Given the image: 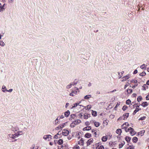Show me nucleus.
Returning a JSON list of instances; mask_svg holds the SVG:
<instances>
[{"instance_id": "f704fd0d", "label": "nucleus", "mask_w": 149, "mask_h": 149, "mask_svg": "<svg viewBox=\"0 0 149 149\" xmlns=\"http://www.w3.org/2000/svg\"><path fill=\"white\" fill-rule=\"evenodd\" d=\"M131 100H130L128 99L126 100V103L127 104H130L131 103Z\"/></svg>"}, {"instance_id": "e433bc0d", "label": "nucleus", "mask_w": 149, "mask_h": 149, "mask_svg": "<svg viewBox=\"0 0 149 149\" xmlns=\"http://www.w3.org/2000/svg\"><path fill=\"white\" fill-rule=\"evenodd\" d=\"M142 99V97H141V96H139L138 97L137 100L138 102H139Z\"/></svg>"}, {"instance_id": "5fc2aeb1", "label": "nucleus", "mask_w": 149, "mask_h": 149, "mask_svg": "<svg viewBox=\"0 0 149 149\" xmlns=\"http://www.w3.org/2000/svg\"><path fill=\"white\" fill-rule=\"evenodd\" d=\"M123 146V145L122 144H119V147L120 148H121Z\"/></svg>"}, {"instance_id": "c03bdc74", "label": "nucleus", "mask_w": 149, "mask_h": 149, "mask_svg": "<svg viewBox=\"0 0 149 149\" xmlns=\"http://www.w3.org/2000/svg\"><path fill=\"white\" fill-rule=\"evenodd\" d=\"M78 116L79 118H81L83 116V115L82 113H80L78 115Z\"/></svg>"}, {"instance_id": "864d4df0", "label": "nucleus", "mask_w": 149, "mask_h": 149, "mask_svg": "<svg viewBox=\"0 0 149 149\" xmlns=\"http://www.w3.org/2000/svg\"><path fill=\"white\" fill-rule=\"evenodd\" d=\"M85 124L86 126H88L89 125L90 123L88 122H86L85 123Z\"/></svg>"}, {"instance_id": "f8f14e48", "label": "nucleus", "mask_w": 149, "mask_h": 149, "mask_svg": "<svg viewBox=\"0 0 149 149\" xmlns=\"http://www.w3.org/2000/svg\"><path fill=\"white\" fill-rule=\"evenodd\" d=\"M139 107V106H137L136 107V109L134 111L133 114H135L137 112L139 111V110H141V109H139L137 107Z\"/></svg>"}, {"instance_id": "052dcab7", "label": "nucleus", "mask_w": 149, "mask_h": 149, "mask_svg": "<svg viewBox=\"0 0 149 149\" xmlns=\"http://www.w3.org/2000/svg\"><path fill=\"white\" fill-rule=\"evenodd\" d=\"M125 124V125L126 126H129V124L128 123H125L124 124Z\"/></svg>"}, {"instance_id": "680f3d73", "label": "nucleus", "mask_w": 149, "mask_h": 149, "mask_svg": "<svg viewBox=\"0 0 149 149\" xmlns=\"http://www.w3.org/2000/svg\"><path fill=\"white\" fill-rule=\"evenodd\" d=\"M54 138L55 139H57L58 138V137L57 136V135H56L54 136Z\"/></svg>"}, {"instance_id": "e2e57ef3", "label": "nucleus", "mask_w": 149, "mask_h": 149, "mask_svg": "<svg viewBox=\"0 0 149 149\" xmlns=\"http://www.w3.org/2000/svg\"><path fill=\"white\" fill-rule=\"evenodd\" d=\"M146 98L147 100H149V95H148Z\"/></svg>"}, {"instance_id": "49530a36", "label": "nucleus", "mask_w": 149, "mask_h": 149, "mask_svg": "<svg viewBox=\"0 0 149 149\" xmlns=\"http://www.w3.org/2000/svg\"><path fill=\"white\" fill-rule=\"evenodd\" d=\"M91 105H88L87 106V108L86 109L89 110L91 109Z\"/></svg>"}, {"instance_id": "37998d69", "label": "nucleus", "mask_w": 149, "mask_h": 149, "mask_svg": "<svg viewBox=\"0 0 149 149\" xmlns=\"http://www.w3.org/2000/svg\"><path fill=\"white\" fill-rule=\"evenodd\" d=\"M134 148V147L132 146H130L128 147L127 149H133Z\"/></svg>"}, {"instance_id": "a18cd8bd", "label": "nucleus", "mask_w": 149, "mask_h": 149, "mask_svg": "<svg viewBox=\"0 0 149 149\" xmlns=\"http://www.w3.org/2000/svg\"><path fill=\"white\" fill-rule=\"evenodd\" d=\"M146 116H143L141 117L139 119V120H143L145 119L146 118Z\"/></svg>"}, {"instance_id": "0e129e2a", "label": "nucleus", "mask_w": 149, "mask_h": 149, "mask_svg": "<svg viewBox=\"0 0 149 149\" xmlns=\"http://www.w3.org/2000/svg\"><path fill=\"white\" fill-rule=\"evenodd\" d=\"M13 91V89H10L9 90H7V91L9 92H11Z\"/></svg>"}, {"instance_id": "bb28decb", "label": "nucleus", "mask_w": 149, "mask_h": 149, "mask_svg": "<svg viewBox=\"0 0 149 149\" xmlns=\"http://www.w3.org/2000/svg\"><path fill=\"white\" fill-rule=\"evenodd\" d=\"M122 128L123 129H124L125 130V129H128V128H127V126L125 125V124H123L121 126Z\"/></svg>"}, {"instance_id": "69168bd1", "label": "nucleus", "mask_w": 149, "mask_h": 149, "mask_svg": "<svg viewBox=\"0 0 149 149\" xmlns=\"http://www.w3.org/2000/svg\"><path fill=\"white\" fill-rule=\"evenodd\" d=\"M137 86V84H135L132 87V88H134L136 87Z\"/></svg>"}, {"instance_id": "58836bf2", "label": "nucleus", "mask_w": 149, "mask_h": 149, "mask_svg": "<svg viewBox=\"0 0 149 149\" xmlns=\"http://www.w3.org/2000/svg\"><path fill=\"white\" fill-rule=\"evenodd\" d=\"M130 84V83H129L128 82H126L125 85V88L127 87V86H128Z\"/></svg>"}, {"instance_id": "0eeeda50", "label": "nucleus", "mask_w": 149, "mask_h": 149, "mask_svg": "<svg viewBox=\"0 0 149 149\" xmlns=\"http://www.w3.org/2000/svg\"><path fill=\"white\" fill-rule=\"evenodd\" d=\"M93 138L89 139L87 142V146H89L91 143L93 142Z\"/></svg>"}, {"instance_id": "9d476101", "label": "nucleus", "mask_w": 149, "mask_h": 149, "mask_svg": "<svg viewBox=\"0 0 149 149\" xmlns=\"http://www.w3.org/2000/svg\"><path fill=\"white\" fill-rule=\"evenodd\" d=\"M84 144V141L82 138H81V139L78 141V144L80 146H83Z\"/></svg>"}, {"instance_id": "412c9836", "label": "nucleus", "mask_w": 149, "mask_h": 149, "mask_svg": "<svg viewBox=\"0 0 149 149\" xmlns=\"http://www.w3.org/2000/svg\"><path fill=\"white\" fill-rule=\"evenodd\" d=\"M92 114L93 116H96L97 115L96 111L93 110H92Z\"/></svg>"}, {"instance_id": "ddd939ff", "label": "nucleus", "mask_w": 149, "mask_h": 149, "mask_svg": "<svg viewBox=\"0 0 149 149\" xmlns=\"http://www.w3.org/2000/svg\"><path fill=\"white\" fill-rule=\"evenodd\" d=\"M107 136H103L102 138V141L103 142H105L106 141L107 139Z\"/></svg>"}, {"instance_id": "4c0bfd02", "label": "nucleus", "mask_w": 149, "mask_h": 149, "mask_svg": "<svg viewBox=\"0 0 149 149\" xmlns=\"http://www.w3.org/2000/svg\"><path fill=\"white\" fill-rule=\"evenodd\" d=\"M127 108V107L125 105V106H124L123 107V108H122V109L123 111H125Z\"/></svg>"}, {"instance_id": "2eb2a0df", "label": "nucleus", "mask_w": 149, "mask_h": 149, "mask_svg": "<svg viewBox=\"0 0 149 149\" xmlns=\"http://www.w3.org/2000/svg\"><path fill=\"white\" fill-rule=\"evenodd\" d=\"M16 136V135H15V134H9V137L10 138H12L13 139H14L15 138L17 137H16V136Z\"/></svg>"}, {"instance_id": "cd10ccee", "label": "nucleus", "mask_w": 149, "mask_h": 149, "mask_svg": "<svg viewBox=\"0 0 149 149\" xmlns=\"http://www.w3.org/2000/svg\"><path fill=\"white\" fill-rule=\"evenodd\" d=\"M0 8H1V9H0V12L3 11L4 10L3 6H2L1 3H0Z\"/></svg>"}, {"instance_id": "de8ad7c7", "label": "nucleus", "mask_w": 149, "mask_h": 149, "mask_svg": "<svg viewBox=\"0 0 149 149\" xmlns=\"http://www.w3.org/2000/svg\"><path fill=\"white\" fill-rule=\"evenodd\" d=\"M60 129H61L60 125L55 128V130H58Z\"/></svg>"}, {"instance_id": "a878e982", "label": "nucleus", "mask_w": 149, "mask_h": 149, "mask_svg": "<svg viewBox=\"0 0 149 149\" xmlns=\"http://www.w3.org/2000/svg\"><path fill=\"white\" fill-rule=\"evenodd\" d=\"M125 139L126 140V141H127V142H128L130 140L131 138L128 136H126L125 137Z\"/></svg>"}, {"instance_id": "5701e85b", "label": "nucleus", "mask_w": 149, "mask_h": 149, "mask_svg": "<svg viewBox=\"0 0 149 149\" xmlns=\"http://www.w3.org/2000/svg\"><path fill=\"white\" fill-rule=\"evenodd\" d=\"M141 105L143 106V107H145L148 105V104L147 102H143Z\"/></svg>"}, {"instance_id": "72a5a7b5", "label": "nucleus", "mask_w": 149, "mask_h": 149, "mask_svg": "<svg viewBox=\"0 0 149 149\" xmlns=\"http://www.w3.org/2000/svg\"><path fill=\"white\" fill-rule=\"evenodd\" d=\"M72 84L71 83L70 84L67 85L66 87L68 89L70 88L72 86Z\"/></svg>"}, {"instance_id": "6e6d98bb", "label": "nucleus", "mask_w": 149, "mask_h": 149, "mask_svg": "<svg viewBox=\"0 0 149 149\" xmlns=\"http://www.w3.org/2000/svg\"><path fill=\"white\" fill-rule=\"evenodd\" d=\"M59 117V119H60V118H63L64 117V116H63V115H61V116Z\"/></svg>"}, {"instance_id": "423d86ee", "label": "nucleus", "mask_w": 149, "mask_h": 149, "mask_svg": "<svg viewBox=\"0 0 149 149\" xmlns=\"http://www.w3.org/2000/svg\"><path fill=\"white\" fill-rule=\"evenodd\" d=\"M130 77V75L129 74L125 76L124 77L122 78V80H121V81H125L128 79Z\"/></svg>"}, {"instance_id": "aec40b11", "label": "nucleus", "mask_w": 149, "mask_h": 149, "mask_svg": "<svg viewBox=\"0 0 149 149\" xmlns=\"http://www.w3.org/2000/svg\"><path fill=\"white\" fill-rule=\"evenodd\" d=\"M101 145V143L99 142L97 143H96L95 144V146L96 148V149L99 148V147Z\"/></svg>"}, {"instance_id": "4468645a", "label": "nucleus", "mask_w": 149, "mask_h": 149, "mask_svg": "<svg viewBox=\"0 0 149 149\" xmlns=\"http://www.w3.org/2000/svg\"><path fill=\"white\" fill-rule=\"evenodd\" d=\"M122 132V130L120 129H118L116 131V133L118 134L119 135H120Z\"/></svg>"}, {"instance_id": "4d7b16f0", "label": "nucleus", "mask_w": 149, "mask_h": 149, "mask_svg": "<svg viewBox=\"0 0 149 149\" xmlns=\"http://www.w3.org/2000/svg\"><path fill=\"white\" fill-rule=\"evenodd\" d=\"M70 116H71V117L73 118H74V117H75V116L74 114H72Z\"/></svg>"}, {"instance_id": "20e7f679", "label": "nucleus", "mask_w": 149, "mask_h": 149, "mask_svg": "<svg viewBox=\"0 0 149 149\" xmlns=\"http://www.w3.org/2000/svg\"><path fill=\"white\" fill-rule=\"evenodd\" d=\"M79 92V90L78 88L75 87L72 90V92L70 94V95L73 96H74V94H76Z\"/></svg>"}, {"instance_id": "a211bd4d", "label": "nucleus", "mask_w": 149, "mask_h": 149, "mask_svg": "<svg viewBox=\"0 0 149 149\" xmlns=\"http://www.w3.org/2000/svg\"><path fill=\"white\" fill-rule=\"evenodd\" d=\"M138 139L137 137H134L133 138L132 140L133 142L136 143L137 142Z\"/></svg>"}, {"instance_id": "6e6552de", "label": "nucleus", "mask_w": 149, "mask_h": 149, "mask_svg": "<svg viewBox=\"0 0 149 149\" xmlns=\"http://www.w3.org/2000/svg\"><path fill=\"white\" fill-rule=\"evenodd\" d=\"M79 103H75L73 104V106L72 107H71V109H73L74 108H75L77 107V106H78V107H83V106L82 105H79Z\"/></svg>"}, {"instance_id": "c756f323", "label": "nucleus", "mask_w": 149, "mask_h": 149, "mask_svg": "<svg viewBox=\"0 0 149 149\" xmlns=\"http://www.w3.org/2000/svg\"><path fill=\"white\" fill-rule=\"evenodd\" d=\"M58 143L59 145H61L63 143V141L61 139H60L58 142Z\"/></svg>"}, {"instance_id": "ea45409f", "label": "nucleus", "mask_w": 149, "mask_h": 149, "mask_svg": "<svg viewBox=\"0 0 149 149\" xmlns=\"http://www.w3.org/2000/svg\"><path fill=\"white\" fill-rule=\"evenodd\" d=\"M97 149H104V147L103 146L101 145Z\"/></svg>"}, {"instance_id": "c9c22d12", "label": "nucleus", "mask_w": 149, "mask_h": 149, "mask_svg": "<svg viewBox=\"0 0 149 149\" xmlns=\"http://www.w3.org/2000/svg\"><path fill=\"white\" fill-rule=\"evenodd\" d=\"M130 83H133L136 84L137 82V80H131V81H130Z\"/></svg>"}, {"instance_id": "b1692460", "label": "nucleus", "mask_w": 149, "mask_h": 149, "mask_svg": "<svg viewBox=\"0 0 149 149\" xmlns=\"http://www.w3.org/2000/svg\"><path fill=\"white\" fill-rule=\"evenodd\" d=\"M94 125L96 127H99L100 125V123H99L98 122H94Z\"/></svg>"}, {"instance_id": "9b49d317", "label": "nucleus", "mask_w": 149, "mask_h": 149, "mask_svg": "<svg viewBox=\"0 0 149 149\" xmlns=\"http://www.w3.org/2000/svg\"><path fill=\"white\" fill-rule=\"evenodd\" d=\"M145 131L144 130H143L139 132L138 133L139 135H140L141 136H142L144 134Z\"/></svg>"}, {"instance_id": "a19ab883", "label": "nucleus", "mask_w": 149, "mask_h": 149, "mask_svg": "<svg viewBox=\"0 0 149 149\" xmlns=\"http://www.w3.org/2000/svg\"><path fill=\"white\" fill-rule=\"evenodd\" d=\"M146 74V73H145V72H142V73H140V76H144V75H145Z\"/></svg>"}, {"instance_id": "3c124183", "label": "nucleus", "mask_w": 149, "mask_h": 149, "mask_svg": "<svg viewBox=\"0 0 149 149\" xmlns=\"http://www.w3.org/2000/svg\"><path fill=\"white\" fill-rule=\"evenodd\" d=\"M59 119H60L59 117H57V118L56 120H55L56 123H58V121Z\"/></svg>"}, {"instance_id": "bf43d9fd", "label": "nucleus", "mask_w": 149, "mask_h": 149, "mask_svg": "<svg viewBox=\"0 0 149 149\" xmlns=\"http://www.w3.org/2000/svg\"><path fill=\"white\" fill-rule=\"evenodd\" d=\"M137 70H136L134 71L133 72V73H134V74H136L137 73Z\"/></svg>"}, {"instance_id": "13d9d810", "label": "nucleus", "mask_w": 149, "mask_h": 149, "mask_svg": "<svg viewBox=\"0 0 149 149\" xmlns=\"http://www.w3.org/2000/svg\"><path fill=\"white\" fill-rule=\"evenodd\" d=\"M18 133H19L20 135H22L23 134L22 131H19L18 132Z\"/></svg>"}, {"instance_id": "774afa93", "label": "nucleus", "mask_w": 149, "mask_h": 149, "mask_svg": "<svg viewBox=\"0 0 149 149\" xmlns=\"http://www.w3.org/2000/svg\"><path fill=\"white\" fill-rule=\"evenodd\" d=\"M146 84L147 85H149V80L147 81Z\"/></svg>"}, {"instance_id": "393cba45", "label": "nucleus", "mask_w": 149, "mask_h": 149, "mask_svg": "<svg viewBox=\"0 0 149 149\" xmlns=\"http://www.w3.org/2000/svg\"><path fill=\"white\" fill-rule=\"evenodd\" d=\"M126 92L127 94H130L132 93V91L131 89H128L127 90Z\"/></svg>"}, {"instance_id": "2f4dec72", "label": "nucleus", "mask_w": 149, "mask_h": 149, "mask_svg": "<svg viewBox=\"0 0 149 149\" xmlns=\"http://www.w3.org/2000/svg\"><path fill=\"white\" fill-rule=\"evenodd\" d=\"M74 149H80L78 145H75L74 146Z\"/></svg>"}, {"instance_id": "f03ea898", "label": "nucleus", "mask_w": 149, "mask_h": 149, "mask_svg": "<svg viewBox=\"0 0 149 149\" xmlns=\"http://www.w3.org/2000/svg\"><path fill=\"white\" fill-rule=\"evenodd\" d=\"M81 122L80 120L77 119L73 121L70 125V127H74L75 126V125H78Z\"/></svg>"}, {"instance_id": "603ef678", "label": "nucleus", "mask_w": 149, "mask_h": 149, "mask_svg": "<svg viewBox=\"0 0 149 149\" xmlns=\"http://www.w3.org/2000/svg\"><path fill=\"white\" fill-rule=\"evenodd\" d=\"M77 81H74V82L72 83L73 84L72 85L73 86L74 85L76 84H77Z\"/></svg>"}, {"instance_id": "39448f33", "label": "nucleus", "mask_w": 149, "mask_h": 149, "mask_svg": "<svg viewBox=\"0 0 149 149\" xmlns=\"http://www.w3.org/2000/svg\"><path fill=\"white\" fill-rule=\"evenodd\" d=\"M62 133L63 135L66 136L69 134V132L67 130H63L62 131Z\"/></svg>"}, {"instance_id": "79ce46f5", "label": "nucleus", "mask_w": 149, "mask_h": 149, "mask_svg": "<svg viewBox=\"0 0 149 149\" xmlns=\"http://www.w3.org/2000/svg\"><path fill=\"white\" fill-rule=\"evenodd\" d=\"M5 45V44L4 42L2 41L0 42V46H3Z\"/></svg>"}, {"instance_id": "8fccbe9b", "label": "nucleus", "mask_w": 149, "mask_h": 149, "mask_svg": "<svg viewBox=\"0 0 149 149\" xmlns=\"http://www.w3.org/2000/svg\"><path fill=\"white\" fill-rule=\"evenodd\" d=\"M15 135H16L15 136H16L17 137H18V136H19V135H20V134L18 133V132L17 133H15Z\"/></svg>"}, {"instance_id": "338daca9", "label": "nucleus", "mask_w": 149, "mask_h": 149, "mask_svg": "<svg viewBox=\"0 0 149 149\" xmlns=\"http://www.w3.org/2000/svg\"><path fill=\"white\" fill-rule=\"evenodd\" d=\"M69 104L68 103H67L65 105V107L67 108L69 105Z\"/></svg>"}, {"instance_id": "f257e3e1", "label": "nucleus", "mask_w": 149, "mask_h": 149, "mask_svg": "<svg viewBox=\"0 0 149 149\" xmlns=\"http://www.w3.org/2000/svg\"><path fill=\"white\" fill-rule=\"evenodd\" d=\"M125 132H130V134L132 136L134 135L136 133V132L134 131V129L131 127L129 128L128 129H126Z\"/></svg>"}, {"instance_id": "f3484780", "label": "nucleus", "mask_w": 149, "mask_h": 149, "mask_svg": "<svg viewBox=\"0 0 149 149\" xmlns=\"http://www.w3.org/2000/svg\"><path fill=\"white\" fill-rule=\"evenodd\" d=\"M91 129V127L90 126L86 127L83 129L84 131L85 130H89Z\"/></svg>"}, {"instance_id": "09e8293b", "label": "nucleus", "mask_w": 149, "mask_h": 149, "mask_svg": "<svg viewBox=\"0 0 149 149\" xmlns=\"http://www.w3.org/2000/svg\"><path fill=\"white\" fill-rule=\"evenodd\" d=\"M65 124V123L63 124H60V125L61 128V129H62L63 128L64 126V125Z\"/></svg>"}, {"instance_id": "c85d7f7f", "label": "nucleus", "mask_w": 149, "mask_h": 149, "mask_svg": "<svg viewBox=\"0 0 149 149\" xmlns=\"http://www.w3.org/2000/svg\"><path fill=\"white\" fill-rule=\"evenodd\" d=\"M107 137V138L109 139H110L112 135L111 134H108L106 136Z\"/></svg>"}, {"instance_id": "7c9ffc66", "label": "nucleus", "mask_w": 149, "mask_h": 149, "mask_svg": "<svg viewBox=\"0 0 149 149\" xmlns=\"http://www.w3.org/2000/svg\"><path fill=\"white\" fill-rule=\"evenodd\" d=\"M146 65L143 64L141 66L140 68L142 69H144L146 68Z\"/></svg>"}, {"instance_id": "473e14b6", "label": "nucleus", "mask_w": 149, "mask_h": 149, "mask_svg": "<svg viewBox=\"0 0 149 149\" xmlns=\"http://www.w3.org/2000/svg\"><path fill=\"white\" fill-rule=\"evenodd\" d=\"M91 95H86V96H85L84 97V98L85 99H88L90 97H91Z\"/></svg>"}, {"instance_id": "6ab92c4d", "label": "nucleus", "mask_w": 149, "mask_h": 149, "mask_svg": "<svg viewBox=\"0 0 149 149\" xmlns=\"http://www.w3.org/2000/svg\"><path fill=\"white\" fill-rule=\"evenodd\" d=\"M70 114V112L68 111L65 113V116L66 117H68Z\"/></svg>"}, {"instance_id": "1a4fd4ad", "label": "nucleus", "mask_w": 149, "mask_h": 149, "mask_svg": "<svg viewBox=\"0 0 149 149\" xmlns=\"http://www.w3.org/2000/svg\"><path fill=\"white\" fill-rule=\"evenodd\" d=\"M51 136L49 135H45L44 136L43 138L45 140L49 141L50 140V139H51Z\"/></svg>"}, {"instance_id": "7ed1b4c3", "label": "nucleus", "mask_w": 149, "mask_h": 149, "mask_svg": "<svg viewBox=\"0 0 149 149\" xmlns=\"http://www.w3.org/2000/svg\"><path fill=\"white\" fill-rule=\"evenodd\" d=\"M129 113H125L123 114V116L120 117L118 118V120H119L123 119L124 120H125L129 116Z\"/></svg>"}, {"instance_id": "dca6fc26", "label": "nucleus", "mask_w": 149, "mask_h": 149, "mask_svg": "<svg viewBox=\"0 0 149 149\" xmlns=\"http://www.w3.org/2000/svg\"><path fill=\"white\" fill-rule=\"evenodd\" d=\"M89 115L87 113H85L83 115V118L85 119H87L89 117Z\"/></svg>"}, {"instance_id": "4be33fe9", "label": "nucleus", "mask_w": 149, "mask_h": 149, "mask_svg": "<svg viewBox=\"0 0 149 149\" xmlns=\"http://www.w3.org/2000/svg\"><path fill=\"white\" fill-rule=\"evenodd\" d=\"M85 136L87 138H90L91 136V134L89 133H87L85 134Z\"/></svg>"}]
</instances>
